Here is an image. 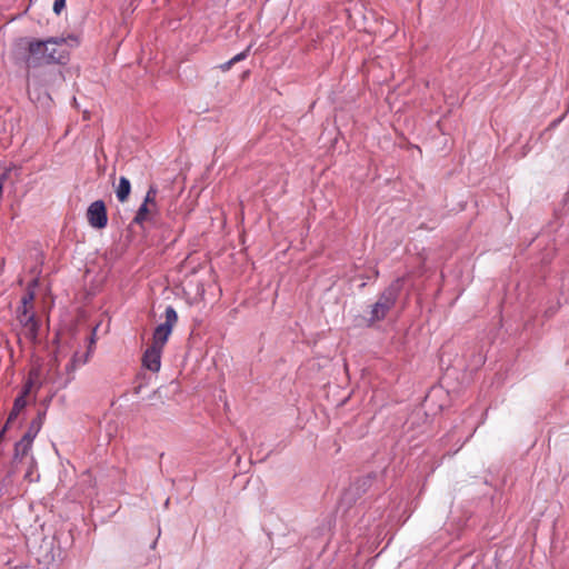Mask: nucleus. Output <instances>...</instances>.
Segmentation results:
<instances>
[{
    "label": "nucleus",
    "instance_id": "6",
    "mask_svg": "<svg viewBox=\"0 0 569 569\" xmlns=\"http://www.w3.org/2000/svg\"><path fill=\"white\" fill-rule=\"evenodd\" d=\"M17 319L21 326L20 335L30 342H36L39 331V320L32 310L18 309Z\"/></svg>",
    "mask_w": 569,
    "mask_h": 569
},
{
    "label": "nucleus",
    "instance_id": "17",
    "mask_svg": "<svg viewBox=\"0 0 569 569\" xmlns=\"http://www.w3.org/2000/svg\"><path fill=\"white\" fill-rule=\"evenodd\" d=\"M64 8H66V0H54V2H53L54 13L60 14Z\"/></svg>",
    "mask_w": 569,
    "mask_h": 569
},
{
    "label": "nucleus",
    "instance_id": "1",
    "mask_svg": "<svg viewBox=\"0 0 569 569\" xmlns=\"http://www.w3.org/2000/svg\"><path fill=\"white\" fill-rule=\"evenodd\" d=\"M64 38H49L47 40L31 39L28 41V57L26 64L38 68L43 64L63 63L69 56Z\"/></svg>",
    "mask_w": 569,
    "mask_h": 569
},
{
    "label": "nucleus",
    "instance_id": "8",
    "mask_svg": "<svg viewBox=\"0 0 569 569\" xmlns=\"http://www.w3.org/2000/svg\"><path fill=\"white\" fill-rule=\"evenodd\" d=\"M161 353L162 349L159 347L150 346L142 357L143 366L150 371H159L161 366Z\"/></svg>",
    "mask_w": 569,
    "mask_h": 569
},
{
    "label": "nucleus",
    "instance_id": "9",
    "mask_svg": "<svg viewBox=\"0 0 569 569\" xmlns=\"http://www.w3.org/2000/svg\"><path fill=\"white\" fill-rule=\"evenodd\" d=\"M13 176H17V169L0 163V198L2 197L3 187L7 183H13Z\"/></svg>",
    "mask_w": 569,
    "mask_h": 569
},
{
    "label": "nucleus",
    "instance_id": "12",
    "mask_svg": "<svg viewBox=\"0 0 569 569\" xmlns=\"http://www.w3.org/2000/svg\"><path fill=\"white\" fill-rule=\"evenodd\" d=\"M31 447H32V442L21 438V440L16 443L14 457L23 459L24 457H27L29 455Z\"/></svg>",
    "mask_w": 569,
    "mask_h": 569
},
{
    "label": "nucleus",
    "instance_id": "10",
    "mask_svg": "<svg viewBox=\"0 0 569 569\" xmlns=\"http://www.w3.org/2000/svg\"><path fill=\"white\" fill-rule=\"evenodd\" d=\"M131 192V183L128 178L120 177L119 183L116 188V196L120 202H126L129 199Z\"/></svg>",
    "mask_w": 569,
    "mask_h": 569
},
{
    "label": "nucleus",
    "instance_id": "18",
    "mask_svg": "<svg viewBox=\"0 0 569 569\" xmlns=\"http://www.w3.org/2000/svg\"><path fill=\"white\" fill-rule=\"evenodd\" d=\"M31 460H33V459L31 458ZM32 463H33V461H31L30 469L28 470V472L24 476L27 479H29L31 477V475H32Z\"/></svg>",
    "mask_w": 569,
    "mask_h": 569
},
{
    "label": "nucleus",
    "instance_id": "3",
    "mask_svg": "<svg viewBox=\"0 0 569 569\" xmlns=\"http://www.w3.org/2000/svg\"><path fill=\"white\" fill-rule=\"evenodd\" d=\"M399 295V284L389 286L378 297V300L371 306L369 323L372 325L386 318L387 313L393 308Z\"/></svg>",
    "mask_w": 569,
    "mask_h": 569
},
{
    "label": "nucleus",
    "instance_id": "20",
    "mask_svg": "<svg viewBox=\"0 0 569 569\" xmlns=\"http://www.w3.org/2000/svg\"><path fill=\"white\" fill-rule=\"evenodd\" d=\"M3 432L4 431L0 432V442L2 441Z\"/></svg>",
    "mask_w": 569,
    "mask_h": 569
},
{
    "label": "nucleus",
    "instance_id": "16",
    "mask_svg": "<svg viewBox=\"0 0 569 569\" xmlns=\"http://www.w3.org/2000/svg\"><path fill=\"white\" fill-rule=\"evenodd\" d=\"M33 299H34V295L33 292H28L26 293L22 299H21V303H22V307L19 308L20 310H32V302H33Z\"/></svg>",
    "mask_w": 569,
    "mask_h": 569
},
{
    "label": "nucleus",
    "instance_id": "14",
    "mask_svg": "<svg viewBox=\"0 0 569 569\" xmlns=\"http://www.w3.org/2000/svg\"><path fill=\"white\" fill-rule=\"evenodd\" d=\"M249 51V47L246 48L243 51H241L240 53L236 54L233 58H231L229 61H227L226 63H222L220 64V69L222 71H228L234 63L239 62V61H242L247 58V53Z\"/></svg>",
    "mask_w": 569,
    "mask_h": 569
},
{
    "label": "nucleus",
    "instance_id": "4",
    "mask_svg": "<svg viewBox=\"0 0 569 569\" xmlns=\"http://www.w3.org/2000/svg\"><path fill=\"white\" fill-rule=\"evenodd\" d=\"M166 321L156 327L152 335L151 346L163 349L170 335L172 333L173 327L178 322V315L173 307L168 306L164 312Z\"/></svg>",
    "mask_w": 569,
    "mask_h": 569
},
{
    "label": "nucleus",
    "instance_id": "5",
    "mask_svg": "<svg viewBox=\"0 0 569 569\" xmlns=\"http://www.w3.org/2000/svg\"><path fill=\"white\" fill-rule=\"evenodd\" d=\"M157 194H158V189L156 188V186H150L146 193L143 203L139 207V209L133 218L134 223H137L139 226H143V223L150 222L153 220V218L156 217V214L158 212V207H157V201H156Z\"/></svg>",
    "mask_w": 569,
    "mask_h": 569
},
{
    "label": "nucleus",
    "instance_id": "15",
    "mask_svg": "<svg viewBox=\"0 0 569 569\" xmlns=\"http://www.w3.org/2000/svg\"><path fill=\"white\" fill-rule=\"evenodd\" d=\"M27 406V400L23 398V396H19L16 398L13 408L9 415V420L14 419L22 409Z\"/></svg>",
    "mask_w": 569,
    "mask_h": 569
},
{
    "label": "nucleus",
    "instance_id": "19",
    "mask_svg": "<svg viewBox=\"0 0 569 569\" xmlns=\"http://www.w3.org/2000/svg\"><path fill=\"white\" fill-rule=\"evenodd\" d=\"M560 121H561V118L557 119L556 121L552 122V126H557Z\"/></svg>",
    "mask_w": 569,
    "mask_h": 569
},
{
    "label": "nucleus",
    "instance_id": "11",
    "mask_svg": "<svg viewBox=\"0 0 569 569\" xmlns=\"http://www.w3.org/2000/svg\"><path fill=\"white\" fill-rule=\"evenodd\" d=\"M42 416L39 415L36 419H33L27 430V432L24 433V436L22 437L23 439L30 441V442H33L34 438L37 437L38 432L40 431L41 427H42Z\"/></svg>",
    "mask_w": 569,
    "mask_h": 569
},
{
    "label": "nucleus",
    "instance_id": "13",
    "mask_svg": "<svg viewBox=\"0 0 569 569\" xmlns=\"http://www.w3.org/2000/svg\"><path fill=\"white\" fill-rule=\"evenodd\" d=\"M38 377H39V369H31L29 372V378H28L27 382L24 383L23 390L20 396H23L24 399L27 398V396L30 393L31 388H32L34 381L38 379Z\"/></svg>",
    "mask_w": 569,
    "mask_h": 569
},
{
    "label": "nucleus",
    "instance_id": "2",
    "mask_svg": "<svg viewBox=\"0 0 569 569\" xmlns=\"http://www.w3.org/2000/svg\"><path fill=\"white\" fill-rule=\"evenodd\" d=\"M93 343L94 340L91 338L90 346L88 350L83 353H81L79 350L80 343L73 338L64 340L58 345L53 358V365L56 366V368L60 366V362L64 357H67L69 353H72L69 362L66 365V375L68 377V382L72 381L74 379V372L81 366L86 365L89 361L92 353Z\"/></svg>",
    "mask_w": 569,
    "mask_h": 569
},
{
    "label": "nucleus",
    "instance_id": "7",
    "mask_svg": "<svg viewBox=\"0 0 569 569\" xmlns=\"http://www.w3.org/2000/svg\"><path fill=\"white\" fill-rule=\"evenodd\" d=\"M88 223L96 228L102 229L108 223L107 208L102 200L93 201L87 210Z\"/></svg>",
    "mask_w": 569,
    "mask_h": 569
}]
</instances>
